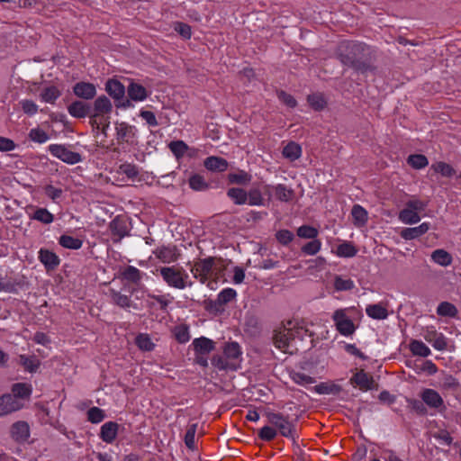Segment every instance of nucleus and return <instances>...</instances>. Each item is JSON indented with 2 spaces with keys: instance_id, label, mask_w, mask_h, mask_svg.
<instances>
[{
  "instance_id": "nucleus-35",
  "label": "nucleus",
  "mask_w": 461,
  "mask_h": 461,
  "mask_svg": "<svg viewBox=\"0 0 461 461\" xmlns=\"http://www.w3.org/2000/svg\"><path fill=\"white\" fill-rule=\"evenodd\" d=\"M431 259L438 265L448 267L452 264V256L445 249H436L431 253Z\"/></svg>"
},
{
  "instance_id": "nucleus-1",
  "label": "nucleus",
  "mask_w": 461,
  "mask_h": 461,
  "mask_svg": "<svg viewBox=\"0 0 461 461\" xmlns=\"http://www.w3.org/2000/svg\"><path fill=\"white\" fill-rule=\"evenodd\" d=\"M194 277L205 284L211 290L218 288L225 281L226 265L221 258H207L194 263L191 267Z\"/></svg>"
},
{
  "instance_id": "nucleus-43",
  "label": "nucleus",
  "mask_w": 461,
  "mask_h": 461,
  "mask_svg": "<svg viewBox=\"0 0 461 461\" xmlns=\"http://www.w3.org/2000/svg\"><path fill=\"white\" fill-rule=\"evenodd\" d=\"M430 169L434 170V172L440 174L442 176L450 177L452 176L456 171L453 167L446 162L438 161L433 163L431 165Z\"/></svg>"
},
{
  "instance_id": "nucleus-7",
  "label": "nucleus",
  "mask_w": 461,
  "mask_h": 461,
  "mask_svg": "<svg viewBox=\"0 0 461 461\" xmlns=\"http://www.w3.org/2000/svg\"><path fill=\"white\" fill-rule=\"evenodd\" d=\"M241 360L240 347L237 342L227 343L223 349L222 357L215 360V365L220 369H237Z\"/></svg>"
},
{
  "instance_id": "nucleus-52",
  "label": "nucleus",
  "mask_w": 461,
  "mask_h": 461,
  "mask_svg": "<svg viewBox=\"0 0 461 461\" xmlns=\"http://www.w3.org/2000/svg\"><path fill=\"white\" fill-rule=\"evenodd\" d=\"M189 185L195 191H203L208 188L204 177L201 175L195 174L189 178Z\"/></svg>"
},
{
  "instance_id": "nucleus-21",
  "label": "nucleus",
  "mask_w": 461,
  "mask_h": 461,
  "mask_svg": "<svg viewBox=\"0 0 461 461\" xmlns=\"http://www.w3.org/2000/svg\"><path fill=\"white\" fill-rule=\"evenodd\" d=\"M422 401L430 408L438 409L444 405V401L439 393L433 389H424L420 395Z\"/></svg>"
},
{
  "instance_id": "nucleus-63",
  "label": "nucleus",
  "mask_w": 461,
  "mask_h": 461,
  "mask_svg": "<svg viewBox=\"0 0 461 461\" xmlns=\"http://www.w3.org/2000/svg\"><path fill=\"white\" fill-rule=\"evenodd\" d=\"M314 391L319 394H330L337 391V386L332 384L321 383L314 387Z\"/></svg>"
},
{
  "instance_id": "nucleus-29",
  "label": "nucleus",
  "mask_w": 461,
  "mask_h": 461,
  "mask_svg": "<svg viewBox=\"0 0 461 461\" xmlns=\"http://www.w3.org/2000/svg\"><path fill=\"white\" fill-rule=\"evenodd\" d=\"M192 345L194 351L199 355H206L214 349V342L204 337L195 339Z\"/></svg>"
},
{
  "instance_id": "nucleus-55",
  "label": "nucleus",
  "mask_w": 461,
  "mask_h": 461,
  "mask_svg": "<svg viewBox=\"0 0 461 461\" xmlns=\"http://www.w3.org/2000/svg\"><path fill=\"white\" fill-rule=\"evenodd\" d=\"M308 102L314 110H322L327 104L325 97L321 94L309 95Z\"/></svg>"
},
{
  "instance_id": "nucleus-26",
  "label": "nucleus",
  "mask_w": 461,
  "mask_h": 461,
  "mask_svg": "<svg viewBox=\"0 0 461 461\" xmlns=\"http://www.w3.org/2000/svg\"><path fill=\"white\" fill-rule=\"evenodd\" d=\"M366 312L368 317L375 320H384L388 316L387 306L383 303L367 305Z\"/></svg>"
},
{
  "instance_id": "nucleus-5",
  "label": "nucleus",
  "mask_w": 461,
  "mask_h": 461,
  "mask_svg": "<svg viewBox=\"0 0 461 461\" xmlns=\"http://www.w3.org/2000/svg\"><path fill=\"white\" fill-rule=\"evenodd\" d=\"M114 138L120 149L123 151L135 148L139 143L138 129L127 122H114Z\"/></svg>"
},
{
  "instance_id": "nucleus-49",
  "label": "nucleus",
  "mask_w": 461,
  "mask_h": 461,
  "mask_svg": "<svg viewBox=\"0 0 461 461\" xmlns=\"http://www.w3.org/2000/svg\"><path fill=\"white\" fill-rule=\"evenodd\" d=\"M237 296V292L232 288H224L221 290L217 296V303L221 305L226 304Z\"/></svg>"
},
{
  "instance_id": "nucleus-36",
  "label": "nucleus",
  "mask_w": 461,
  "mask_h": 461,
  "mask_svg": "<svg viewBox=\"0 0 461 461\" xmlns=\"http://www.w3.org/2000/svg\"><path fill=\"white\" fill-rule=\"evenodd\" d=\"M399 220L408 225L418 223L420 221V216L417 212H414L405 206L399 212Z\"/></svg>"
},
{
  "instance_id": "nucleus-28",
  "label": "nucleus",
  "mask_w": 461,
  "mask_h": 461,
  "mask_svg": "<svg viewBox=\"0 0 461 461\" xmlns=\"http://www.w3.org/2000/svg\"><path fill=\"white\" fill-rule=\"evenodd\" d=\"M68 113L75 118H85L90 114L89 105L82 101H75L68 107Z\"/></svg>"
},
{
  "instance_id": "nucleus-60",
  "label": "nucleus",
  "mask_w": 461,
  "mask_h": 461,
  "mask_svg": "<svg viewBox=\"0 0 461 461\" xmlns=\"http://www.w3.org/2000/svg\"><path fill=\"white\" fill-rule=\"evenodd\" d=\"M277 436V430L271 426H264L258 432V437L265 441H271Z\"/></svg>"
},
{
  "instance_id": "nucleus-3",
  "label": "nucleus",
  "mask_w": 461,
  "mask_h": 461,
  "mask_svg": "<svg viewBox=\"0 0 461 461\" xmlns=\"http://www.w3.org/2000/svg\"><path fill=\"white\" fill-rule=\"evenodd\" d=\"M112 112L113 104L109 98L104 95L96 98L89 114L90 123L93 128L106 135L111 123Z\"/></svg>"
},
{
  "instance_id": "nucleus-11",
  "label": "nucleus",
  "mask_w": 461,
  "mask_h": 461,
  "mask_svg": "<svg viewBox=\"0 0 461 461\" xmlns=\"http://www.w3.org/2000/svg\"><path fill=\"white\" fill-rule=\"evenodd\" d=\"M422 337L426 341L430 343L437 350H445L447 347V338L433 326L423 329Z\"/></svg>"
},
{
  "instance_id": "nucleus-59",
  "label": "nucleus",
  "mask_w": 461,
  "mask_h": 461,
  "mask_svg": "<svg viewBox=\"0 0 461 461\" xmlns=\"http://www.w3.org/2000/svg\"><path fill=\"white\" fill-rule=\"evenodd\" d=\"M29 138L31 140L38 143H44L49 140L47 132L40 128H33L29 132Z\"/></svg>"
},
{
  "instance_id": "nucleus-2",
  "label": "nucleus",
  "mask_w": 461,
  "mask_h": 461,
  "mask_svg": "<svg viewBox=\"0 0 461 461\" xmlns=\"http://www.w3.org/2000/svg\"><path fill=\"white\" fill-rule=\"evenodd\" d=\"M362 318V311L357 306L337 309L331 316L337 331L344 337H351L356 332Z\"/></svg>"
},
{
  "instance_id": "nucleus-57",
  "label": "nucleus",
  "mask_w": 461,
  "mask_h": 461,
  "mask_svg": "<svg viewBox=\"0 0 461 461\" xmlns=\"http://www.w3.org/2000/svg\"><path fill=\"white\" fill-rule=\"evenodd\" d=\"M319 234V231L316 228L309 226V225H303L298 228L297 230V235L300 238L303 239H316Z\"/></svg>"
},
{
  "instance_id": "nucleus-31",
  "label": "nucleus",
  "mask_w": 461,
  "mask_h": 461,
  "mask_svg": "<svg viewBox=\"0 0 461 461\" xmlns=\"http://www.w3.org/2000/svg\"><path fill=\"white\" fill-rule=\"evenodd\" d=\"M353 222L357 227H363L366 224L368 214L365 208L359 204H355L351 210Z\"/></svg>"
},
{
  "instance_id": "nucleus-33",
  "label": "nucleus",
  "mask_w": 461,
  "mask_h": 461,
  "mask_svg": "<svg viewBox=\"0 0 461 461\" xmlns=\"http://www.w3.org/2000/svg\"><path fill=\"white\" fill-rule=\"evenodd\" d=\"M357 249L351 242L343 241L332 252L339 258H353L357 255Z\"/></svg>"
},
{
  "instance_id": "nucleus-58",
  "label": "nucleus",
  "mask_w": 461,
  "mask_h": 461,
  "mask_svg": "<svg viewBox=\"0 0 461 461\" xmlns=\"http://www.w3.org/2000/svg\"><path fill=\"white\" fill-rule=\"evenodd\" d=\"M321 249V242L319 240L313 239L312 241L306 243L303 248L302 251L310 256L316 255Z\"/></svg>"
},
{
  "instance_id": "nucleus-10",
  "label": "nucleus",
  "mask_w": 461,
  "mask_h": 461,
  "mask_svg": "<svg viewBox=\"0 0 461 461\" xmlns=\"http://www.w3.org/2000/svg\"><path fill=\"white\" fill-rule=\"evenodd\" d=\"M50 154L68 164H77L81 161V156L77 152H74L63 145L51 144L49 146Z\"/></svg>"
},
{
  "instance_id": "nucleus-45",
  "label": "nucleus",
  "mask_w": 461,
  "mask_h": 461,
  "mask_svg": "<svg viewBox=\"0 0 461 461\" xmlns=\"http://www.w3.org/2000/svg\"><path fill=\"white\" fill-rule=\"evenodd\" d=\"M457 312L456 307L448 302L440 303L437 308V313L440 316L456 317Z\"/></svg>"
},
{
  "instance_id": "nucleus-56",
  "label": "nucleus",
  "mask_w": 461,
  "mask_h": 461,
  "mask_svg": "<svg viewBox=\"0 0 461 461\" xmlns=\"http://www.w3.org/2000/svg\"><path fill=\"white\" fill-rule=\"evenodd\" d=\"M104 418V411L98 407H92L87 411V420L92 423H100Z\"/></svg>"
},
{
  "instance_id": "nucleus-50",
  "label": "nucleus",
  "mask_w": 461,
  "mask_h": 461,
  "mask_svg": "<svg viewBox=\"0 0 461 461\" xmlns=\"http://www.w3.org/2000/svg\"><path fill=\"white\" fill-rule=\"evenodd\" d=\"M113 302L122 308H129L131 306V298L125 294H122L114 290L110 291Z\"/></svg>"
},
{
  "instance_id": "nucleus-61",
  "label": "nucleus",
  "mask_w": 461,
  "mask_h": 461,
  "mask_svg": "<svg viewBox=\"0 0 461 461\" xmlns=\"http://www.w3.org/2000/svg\"><path fill=\"white\" fill-rule=\"evenodd\" d=\"M19 104L23 111L30 116L36 114L38 112V105L32 100L24 99L20 101Z\"/></svg>"
},
{
  "instance_id": "nucleus-48",
  "label": "nucleus",
  "mask_w": 461,
  "mask_h": 461,
  "mask_svg": "<svg viewBox=\"0 0 461 461\" xmlns=\"http://www.w3.org/2000/svg\"><path fill=\"white\" fill-rule=\"evenodd\" d=\"M60 95V92L55 86H49L45 88L41 94V98L45 103L53 104Z\"/></svg>"
},
{
  "instance_id": "nucleus-32",
  "label": "nucleus",
  "mask_w": 461,
  "mask_h": 461,
  "mask_svg": "<svg viewBox=\"0 0 461 461\" xmlns=\"http://www.w3.org/2000/svg\"><path fill=\"white\" fill-rule=\"evenodd\" d=\"M409 349L414 356L422 357H429L431 354L429 348L421 340L412 339L409 344Z\"/></svg>"
},
{
  "instance_id": "nucleus-41",
  "label": "nucleus",
  "mask_w": 461,
  "mask_h": 461,
  "mask_svg": "<svg viewBox=\"0 0 461 461\" xmlns=\"http://www.w3.org/2000/svg\"><path fill=\"white\" fill-rule=\"evenodd\" d=\"M59 243L63 248L69 249H79L83 245V241L80 239L66 234L60 236Z\"/></svg>"
},
{
  "instance_id": "nucleus-42",
  "label": "nucleus",
  "mask_w": 461,
  "mask_h": 461,
  "mask_svg": "<svg viewBox=\"0 0 461 461\" xmlns=\"http://www.w3.org/2000/svg\"><path fill=\"white\" fill-rule=\"evenodd\" d=\"M227 194L236 204H248L247 191L242 188H230Z\"/></svg>"
},
{
  "instance_id": "nucleus-51",
  "label": "nucleus",
  "mask_w": 461,
  "mask_h": 461,
  "mask_svg": "<svg viewBox=\"0 0 461 461\" xmlns=\"http://www.w3.org/2000/svg\"><path fill=\"white\" fill-rule=\"evenodd\" d=\"M292 380L302 386H307L315 383V379L304 373L294 372L291 374Z\"/></svg>"
},
{
  "instance_id": "nucleus-19",
  "label": "nucleus",
  "mask_w": 461,
  "mask_h": 461,
  "mask_svg": "<svg viewBox=\"0 0 461 461\" xmlns=\"http://www.w3.org/2000/svg\"><path fill=\"white\" fill-rule=\"evenodd\" d=\"M430 229L429 222H422L417 227L404 228L401 230L400 236L405 240L417 239L425 234Z\"/></svg>"
},
{
  "instance_id": "nucleus-24",
  "label": "nucleus",
  "mask_w": 461,
  "mask_h": 461,
  "mask_svg": "<svg viewBox=\"0 0 461 461\" xmlns=\"http://www.w3.org/2000/svg\"><path fill=\"white\" fill-rule=\"evenodd\" d=\"M32 387L27 383H17L12 386V396L18 399L20 402L28 401L31 397Z\"/></svg>"
},
{
  "instance_id": "nucleus-54",
  "label": "nucleus",
  "mask_w": 461,
  "mask_h": 461,
  "mask_svg": "<svg viewBox=\"0 0 461 461\" xmlns=\"http://www.w3.org/2000/svg\"><path fill=\"white\" fill-rule=\"evenodd\" d=\"M118 173L126 176L129 179H134L138 176L139 170L133 164L123 163L120 165Z\"/></svg>"
},
{
  "instance_id": "nucleus-47",
  "label": "nucleus",
  "mask_w": 461,
  "mask_h": 461,
  "mask_svg": "<svg viewBox=\"0 0 461 461\" xmlns=\"http://www.w3.org/2000/svg\"><path fill=\"white\" fill-rule=\"evenodd\" d=\"M176 339L180 343H185L190 339L189 328L185 324H180L173 330Z\"/></svg>"
},
{
  "instance_id": "nucleus-17",
  "label": "nucleus",
  "mask_w": 461,
  "mask_h": 461,
  "mask_svg": "<svg viewBox=\"0 0 461 461\" xmlns=\"http://www.w3.org/2000/svg\"><path fill=\"white\" fill-rule=\"evenodd\" d=\"M11 437L17 442H24L30 437V427L26 421L14 422L11 427Z\"/></svg>"
},
{
  "instance_id": "nucleus-18",
  "label": "nucleus",
  "mask_w": 461,
  "mask_h": 461,
  "mask_svg": "<svg viewBox=\"0 0 461 461\" xmlns=\"http://www.w3.org/2000/svg\"><path fill=\"white\" fill-rule=\"evenodd\" d=\"M73 92L79 98L90 100L95 96L96 88L94 84L79 82L74 86Z\"/></svg>"
},
{
  "instance_id": "nucleus-27",
  "label": "nucleus",
  "mask_w": 461,
  "mask_h": 461,
  "mask_svg": "<svg viewBox=\"0 0 461 461\" xmlns=\"http://www.w3.org/2000/svg\"><path fill=\"white\" fill-rule=\"evenodd\" d=\"M355 288L354 281L347 276L335 275L333 276V289L336 292H348Z\"/></svg>"
},
{
  "instance_id": "nucleus-6",
  "label": "nucleus",
  "mask_w": 461,
  "mask_h": 461,
  "mask_svg": "<svg viewBox=\"0 0 461 461\" xmlns=\"http://www.w3.org/2000/svg\"><path fill=\"white\" fill-rule=\"evenodd\" d=\"M163 280L170 287L185 289L193 285L188 273L181 267H165L159 269Z\"/></svg>"
},
{
  "instance_id": "nucleus-38",
  "label": "nucleus",
  "mask_w": 461,
  "mask_h": 461,
  "mask_svg": "<svg viewBox=\"0 0 461 461\" xmlns=\"http://www.w3.org/2000/svg\"><path fill=\"white\" fill-rule=\"evenodd\" d=\"M135 344L142 351H151L155 348V343L147 333H140L135 338Z\"/></svg>"
},
{
  "instance_id": "nucleus-22",
  "label": "nucleus",
  "mask_w": 461,
  "mask_h": 461,
  "mask_svg": "<svg viewBox=\"0 0 461 461\" xmlns=\"http://www.w3.org/2000/svg\"><path fill=\"white\" fill-rule=\"evenodd\" d=\"M203 166L212 172H224L227 170L229 163L223 158L210 156L204 159Z\"/></svg>"
},
{
  "instance_id": "nucleus-8",
  "label": "nucleus",
  "mask_w": 461,
  "mask_h": 461,
  "mask_svg": "<svg viewBox=\"0 0 461 461\" xmlns=\"http://www.w3.org/2000/svg\"><path fill=\"white\" fill-rule=\"evenodd\" d=\"M366 50V46L357 42H342L339 47L340 60L347 66L355 67L357 62L362 58Z\"/></svg>"
},
{
  "instance_id": "nucleus-15",
  "label": "nucleus",
  "mask_w": 461,
  "mask_h": 461,
  "mask_svg": "<svg viewBox=\"0 0 461 461\" xmlns=\"http://www.w3.org/2000/svg\"><path fill=\"white\" fill-rule=\"evenodd\" d=\"M26 212L31 220H34L44 224H50L54 221V215L45 208H37L30 205L27 207Z\"/></svg>"
},
{
  "instance_id": "nucleus-25",
  "label": "nucleus",
  "mask_w": 461,
  "mask_h": 461,
  "mask_svg": "<svg viewBox=\"0 0 461 461\" xmlns=\"http://www.w3.org/2000/svg\"><path fill=\"white\" fill-rule=\"evenodd\" d=\"M156 257L163 263H172L177 260L178 253L175 246H164L157 249Z\"/></svg>"
},
{
  "instance_id": "nucleus-23",
  "label": "nucleus",
  "mask_w": 461,
  "mask_h": 461,
  "mask_svg": "<svg viewBox=\"0 0 461 461\" xmlns=\"http://www.w3.org/2000/svg\"><path fill=\"white\" fill-rule=\"evenodd\" d=\"M351 383L366 392L373 388L374 379L367 373L361 370L351 378Z\"/></svg>"
},
{
  "instance_id": "nucleus-14",
  "label": "nucleus",
  "mask_w": 461,
  "mask_h": 461,
  "mask_svg": "<svg viewBox=\"0 0 461 461\" xmlns=\"http://www.w3.org/2000/svg\"><path fill=\"white\" fill-rule=\"evenodd\" d=\"M264 192L269 196L274 192L276 198L282 202H290L294 196V190L282 184L276 185H267L264 186Z\"/></svg>"
},
{
  "instance_id": "nucleus-12",
  "label": "nucleus",
  "mask_w": 461,
  "mask_h": 461,
  "mask_svg": "<svg viewBox=\"0 0 461 461\" xmlns=\"http://www.w3.org/2000/svg\"><path fill=\"white\" fill-rule=\"evenodd\" d=\"M127 95L130 99L123 103V107H131V101L143 102L149 96V91L140 84L131 81L127 87Z\"/></svg>"
},
{
  "instance_id": "nucleus-46",
  "label": "nucleus",
  "mask_w": 461,
  "mask_h": 461,
  "mask_svg": "<svg viewBox=\"0 0 461 461\" xmlns=\"http://www.w3.org/2000/svg\"><path fill=\"white\" fill-rule=\"evenodd\" d=\"M412 368L417 374L425 372L429 375H434L438 372L437 366L431 360H426L422 362L420 365H418L415 362Z\"/></svg>"
},
{
  "instance_id": "nucleus-16",
  "label": "nucleus",
  "mask_w": 461,
  "mask_h": 461,
  "mask_svg": "<svg viewBox=\"0 0 461 461\" xmlns=\"http://www.w3.org/2000/svg\"><path fill=\"white\" fill-rule=\"evenodd\" d=\"M118 431V423L114 421H107L102 425L99 437L104 442L112 444L117 438Z\"/></svg>"
},
{
  "instance_id": "nucleus-34",
  "label": "nucleus",
  "mask_w": 461,
  "mask_h": 461,
  "mask_svg": "<svg viewBox=\"0 0 461 461\" xmlns=\"http://www.w3.org/2000/svg\"><path fill=\"white\" fill-rule=\"evenodd\" d=\"M283 156L290 161L298 159L302 155V148L294 141L286 144L283 149Z\"/></svg>"
},
{
  "instance_id": "nucleus-40",
  "label": "nucleus",
  "mask_w": 461,
  "mask_h": 461,
  "mask_svg": "<svg viewBox=\"0 0 461 461\" xmlns=\"http://www.w3.org/2000/svg\"><path fill=\"white\" fill-rule=\"evenodd\" d=\"M250 180L251 176L244 170H239L228 175V181L230 184L247 185Z\"/></svg>"
},
{
  "instance_id": "nucleus-13",
  "label": "nucleus",
  "mask_w": 461,
  "mask_h": 461,
  "mask_svg": "<svg viewBox=\"0 0 461 461\" xmlns=\"http://www.w3.org/2000/svg\"><path fill=\"white\" fill-rule=\"evenodd\" d=\"M23 402L12 396V394L0 395V416L10 414L23 409Z\"/></svg>"
},
{
  "instance_id": "nucleus-62",
  "label": "nucleus",
  "mask_w": 461,
  "mask_h": 461,
  "mask_svg": "<svg viewBox=\"0 0 461 461\" xmlns=\"http://www.w3.org/2000/svg\"><path fill=\"white\" fill-rule=\"evenodd\" d=\"M124 278L130 280V281H132V282H137L140 279V276H141V273L140 271L134 267H128L122 273Z\"/></svg>"
},
{
  "instance_id": "nucleus-9",
  "label": "nucleus",
  "mask_w": 461,
  "mask_h": 461,
  "mask_svg": "<svg viewBox=\"0 0 461 461\" xmlns=\"http://www.w3.org/2000/svg\"><path fill=\"white\" fill-rule=\"evenodd\" d=\"M268 422L276 429L279 433L289 438H294L295 428L292 421L289 420L288 416H285L280 412H268L267 414Z\"/></svg>"
},
{
  "instance_id": "nucleus-44",
  "label": "nucleus",
  "mask_w": 461,
  "mask_h": 461,
  "mask_svg": "<svg viewBox=\"0 0 461 461\" xmlns=\"http://www.w3.org/2000/svg\"><path fill=\"white\" fill-rule=\"evenodd\" d=\"M407 163L414 169H422L429 165L428 158L421 154L410 155Z\"/></svg>"
},
{
  "instance_id": "nucleus-39",
  "label": "nucleus",
  "mask_w": 461,
  "mask_h": 461,
  "mask_svg": "<svg viewBox=\"0 0 461 461\" xmlns=\"http://www.w3.org/2000/svg\"><path fill=\"white\" fill-rule=\"evenodd\" d=\"M19 363L30 373H34L40 366V361L32 356L20 355Z\"/></svg>"
},
{
  "instance_id": "nucleus-20",
  "label": "nucleus",
  "mask_w": 461,
  "mask_h": 461,
  "mask_svg": "<svg viewBox=\"0 0 461 461\" xmlns=\"http://www.w3.org/2000/svg\"><path fill=\"white\" fill-rule=\"evenodd\" d=\"M38 258L47 270L55 269L60 263L59 258L54 252L45 249H40Z\"/></svg>"
},
{
  "instance_id": "nucleus-37",
  "label": "nucleus",
  "mask_w": 461,
  "mask_h": 461,
  "mask_svg": "<svg viewBox=\"0 0 461 461\" xmlns=\"http://www.w3.org/2000/svg\"><path fill=\"white\" fill-rule=\"evenodd\" d=\"M248 204L250 206L265 205V199L262 191L258 187H253L247 192Z\"/></svg>"
},
{
  "instance_id": "nucleus-64",
  "label": "nucleus",
  "mask_w": 461,
  "mask_h": 461,
  "mask_svg": "<svg viewBox=\"0 0 461 461\" xmlns=\"http://www.w3.org/2000/svg\"><path fill=\"white\" fill-rule=\"evenodd\" d=\"M276 240L283 245H287L294 239V234L288 230H278L276 234Z\"/></svg>"
},
{
  "instance_id": "nucleus-53",
  "label": "nucleus",
  "mask_w": 461,
  "mask_h": 461,
  "mask_svg": "<svg viewBox=\"0 0 461 461\" xmlns=\"http://www.w3.org/2000/svg\"><path fill=\"white\" fill-rule=\"evenodd\" d=\"M168 147L177 158H182L188 149V146L183 140L172 141Z\"/></svg>"
},
{
  "instance_id": "nucleus-30",
  "label": "nucleus",
  "mask_w": 461,
  "mask_h": 461,
  "mask_svg": "<svg viewBox=\"0 0 461 461\" xmlns=\"http://www.w3.org/2000/svg\"><path fill=\"white\" fill-rule=\"evenodd\" d=\"M106 92L114 99L119 100L124 96L125 87L116 79H110L105 86Z\"/></svg>"
},
{
  "instance_id": "nucleus-4",
  "label": "nucleus",
  "mask_w": 461,
  "mask_h": 461,
  "mask_svg": "<svg viewBox=\"0 0 461 461\" xmlns=\"http://www.w3.org/2000/svg\"><path fill=\"white\" fill-rule=\"evenodd\" d=\"M306 332L297 322L289 321L285 325L276 330L274 334L275 346L285 353H292L293 342L296 338L303 339Z\"/></svg>"
}]
</instances>
